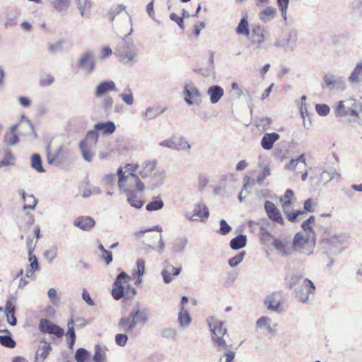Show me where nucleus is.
Segmentation results:
<instances>
[{
  "instance_id": "nucleus-1",
  "label": "nucleus",
  "mask_w": 362,
  "mask_h": 362,
  "mask_svg": "<svg viewBox=\"0 0 362 362\" xmlns=\"http://www.w3.org/2000/svg\"><path fill=\"white\" fill-rule=\"evenodd\" d=\"M139 49L132 40L123 38L115 50V54L124 64H132L136 62Z\"/></svg>"
},
{
  "instance_id": "nucleus-2",
  "label": "nucleus",
  "mask_w": 362,
  "mask_h": 362,
  "mask_svg": "<svg viewBox=\"0 0 362 362\" xmlns=\"http://www.w3.org/2000/svg\"><path fill=\"white\" fill-rule=\"evenodd\" d=\"M119 177L118 187L121 192L129 193L135 192V189L142 192L144 189V185L141 182L137 175L129 173L125 175L122 168L117 170Z\"/></svg>"
},
{
  "instance_id": "nucleus-3",
  "label": "nucleus",
  "mask_w": 362,
  "mask_h": 362,
  "mask_svg": "<svg viewBox=\"0 0 362 362\" xmlns=\"http://www.w3.org/2000/svg\"><path fill=\"white\" fill-rule=\"evenodd\" d=\"M315 242L316 236L313 234L297 233L293 238V249L305 255H310L313 252Z\"/></svg>"
},
{
  "instance_id": "nucleus-4",
  "label": "nucleus",
  "mask_w": 362,
  "mask_h": 362,
  "mask_svg": "<svg viewBox=\"0 0 362 362\" xmlns=\"http://www.w3.org/2000/svg\"><path fill=\"white\" fill-rule=\"evenodd\" d=\"M210 331L212 332L214 337L213 339L218 347V351H226L228 349V345L223 337L226 334V328L223 327V322L218 320L214 317H210L207 320Z\"/></svg>"
},
{
  "instance_id": "nucleus-5",
  "label": "nucleus",
  "mask_w": 362,
  "mask_h": 362,
  "mask_svg": "<svg viewBox=\"0 0 362 362\" xmlns=\"http://www.w3.org/2000/svg\"><path fill=\"white\" fill-rule=\"evenodd\" d=\"M293 196V192L288 189L286 191L284 195L280 198V202L282 203L284 213L286 214L287 219L291 223L299 222L298 217L303 215L304 211H289V207L291 204V199Z\"/></svg>"
},
{
  "instance_id": "nucleus-6",
  "label": "nucleus",
  "mask_w": 362,
  "mask_h": 362,
  "mask_svg": "<svg viewBox=\"0 0 362 362\" xmlns=\"http://www.w3.org/2000/svg\"><path fill=\"white\" fill-rule=\"evenodd\" d=\"M182 93L184 100L188 105H198L202 103L201 92L192 81L185 83Z\"/></svg>"
},
{
  "instance_id": "nucleus-7",
  "label": "nucleus",
  "mask_w": 362,
  "mask_h": 362,
  "mask_svg": "<svg viewBox=\"0 0 362 362\" xmlns=\"http://www.w3.org/2000/svg\"><path fill=\"white\" fill-rule=\"evenodd\" d=\"M19 126H25L28 128L35 135L34 127L29 120H26L24 122H21L20 124H13L10 127L9 131L6 132L4 136V143L6 146H16L19 142L18 136L16 134V131L18 129Z\"/></svg>"
},
{
  "instance_id": "nucleus-8",
  "label": "nucleus",
  "mask_w": 362,
  "mask_h": 362,
  "mask_svg": "<svg viewBox=\"0 0 362 362\" xmlns=\"http://www.w3.org/2000/svg\"><path fill=\"white\" fill-rule=\"evenodd\" d=\"M247 37L250 41L247 47L251 52H257L262 48L264 42V30L259 25L255 26L252 29L249 37Z\"/></svg>"
},
{
  "instance_id": "nucleus-9",
  "label": "nucleus",
  "mask_w": 362,
  "mask_h": 362,
  "mask_svg": "<svg viewBox=\"0 0 362 362\" xmlns=\"http://www.w3.org/2000/svg\"><path fill=\"white\" fill-rule=\"evenodd\" d=\"M357 105L354 99H349L345 101H339L335 108L336 115L337 117H346L348 115L357 117Z\"/></svg>"
},
{
  "instance_id": "nucleus-10",
  "label": "nucleus",
  "mask_w": 362,
  "mask_h": 362,
  "mask_svg": "<svg viewBox=\"0 0 362 362\" xmlns=\"http://www.w3.org/2000/svg\"><path fill=\"white\" fill-rule=\"evenodd\" d=\"M315 291V286L313 282L308 279H305L303 284L295 290L296 298L303 303L308 301L310 295L314 294Z\"/></svg>"
},
{
  "instance_id": "nucleus-11",
  "label": "nucleus",
  "mask_w": 362,
  "mask_h": 362,
  "mask_svg": "<svg viewBox=\"0 0 362 362\" xmlns=\"http://www.w3.org/2000/svg\"><path fill=\"white\" fill-rule=\"evenodd\" d=\"M77 66L86 74H91L95 68V55L93 51L83 52L77 62Z\"/></svg>"
},
{
  "instance_id": "nucleus-12",
  "label": "nucleus",
  "mask_w": 362,
  "mask_h": 362,
  "mask_svg": "<svg viewBox=\"0 0 362 362\" xmlns=\"http://www.w3.org/2000/svg\"><path fill=\"white\" fill-rule=\"evenodd\" d=\"M132 279L126 272H120L114 282L112 294L115 300H119L124 296V284Z\"/></svg>"
},
{
  "instance_id": "nucleus-13",
  "label": "nucleus",
  "mask_w": 362,
  "mask_h": 362,
  "mask_svg": "<svg viewBox=\"0 0 362 362\" xmlns=\"http://www.w3.org/2000/svg\"><path fill=\"white\" fill-rule=\"evenodd\" d=\"M115 83L112 80H107L100 82L95 88L93 95L97 98H101L108 93L118 92Z\"/></svg>"
},
{
  "instance_id": "nucleus-14",
  "label": "nucleus",
  "mask_w": 362,
  "mask_h": 362,
  "mask_svg": "<svg viewBox=\"0 0 362 362\" xmlns=\"http://www.w3.org/2000/svg\"><path fill=\"white\" fill-rule=\"evenodd\" d=\"M39 329L42 333L53 334L57 337H62L64 334V329L62 328L53 324L46 318L40 320Z\"/></svg>"
},
{
  "instance_id": "nucleus-15",
  "label": "nucleus",
  "mask_w": 362,
  "mask_h": 362,
  "mask_svg": "<svg viewBox=\"0 0 362 362\" xmlns=\"http://www.w3.org/2000/svg\"><path fill=\"white\" fill-rule=\"evenodd\" d=\"M264 210L270 220L281 225H284V220L282 214L273 202L266 201L264 203Z\"/></svg>"
},
{
  "instance_id": "nucleus-16",
  "label": "nucleus",
  "mask_w": 362,
  "mask_h": 362,
  "mask_svg": "<svg viewBox=\"0 0 362 362\" xmlns=\"http://www.w3.org/2000/svg\"><path fill=\"white\" fill-rule=\"evenodd\" d=\"M297 38V31L296 30H290L286 36L283 39H277L274 45L278 47H284L286 50H293L296 46Z\"/></svg>"
},
{
  "instance_id": "nucleus-17",
  "label": "nucleus",
  "mask_w": 362,
  "mask_h": 362,
  "mask_svg": "<svg viewBox=\"0 0 362 362\" xmlns=\"http://www.w3.org/2000/svg\"><path fill=\"white\" fill-rule=\"evenodd\" d=\"M209 212L207 206L199 204L194 208L192 213L187 212L185 217L190 221H197L198 218H200L202 221H204L209 217Z\"/></svg>"
},
{
  "instance_id": "nucleus-18",
  "label": "nucleus",
  "mask_w": 362,
  "mask_h": 362,
  "mask_svg": "<svg viewBox=\"0 0 362 362\" xmlns=\"http://www.w3.org/2000/svg\"><path fill=\"white\" fill-rule=\"evenodd\" d=\"M182 269L180 267H175L172 264L166 262L161 272V276L163 279L165 284L171 283L174 277L177 276L181 273Z\"/></svg>"
},
{
  "instance_id": "nucleus-19",
  "label": "nucleus",
  "mask_w": 362,
  "mask_h": 362,
  "mask_svg": "<svg viewBox=\"0 0 362 362\" xmlns=\"http://www.w3.org/2000/svg\"><path fill=\"white\" fill-rule=\"evenodd\" d=\"M117 327L120 332L132 334L134 333L136 327V325L129 315L128 317H121L117 323Z\"/></svg>"
},
{
  "instance_id": "nucleus-20",
  "label": "nucleus",
  "mask_w": 362,
  "mask_h": 362,
  "mask_svg": "<svg viewBox=\"0 0 362 362\" xmlns=\"http://www.w3.org/2000/svg\"><path fill=\"white\" fill-rule=\"evenodd\" d=\"M98 132H100L104 135H110L116 130V126L112 121L105 122H99L94 124L93 127Z\"/></svg>"
},
{
  "instance_id": "nucleus-21",
  "label": "nucleus",
  "mask_w": 362,
  "mask_h": 362,
  "mask_svg": "<svg viewBox=\"0 0 362 362\" xmlns=\"http://www.w3.org/2000/svg\"><path fill=\"white\" fill-rule=\"evenodd\" d=\"M95 224V221L90 216H81L77 218L74 223V226L84 231H89Z\"/></svg>"
},
{
  "instance_id": "nucleus-22",
  "label": "nucleus",
  "mask_w": 362,
  "mask_h": 362,
  "mask_svg": "<svg viewBox=\"0 0 362 362\" xmlns=\"http://www.w3.org/2000/svg\"><path fill=\"white\" fill-rule=\"evenodd\" d=\"M206 93L209 96L211 103L216 104L223 97L224 90L220 86L214 85L208 88Z\"/></svg>"
},
{
  "instance_id": "nucleus-23",
  "label": "nucleus",
  "mask_w": 362,
  "mask_h": 362,
  "mask_svg": "<svg viewBox=\"0 0 362 362\" xmlns=\"http://www.w3.org/2000/svg\"><path fill=\"white\" fill-rule=\"evenodd\" d=\"M264 305L268 310L277 312L281 305V301L277 293H272L268 295L264 300Z\"/></svg>"
},
{
  "instance_id": "nucleus-24",
  "label": "nucleus",
  "mask_w": 362,
  "mask_h": 362,
  "mask_svg": "<svg viewBox=\"0 0 362 362\" xmlns=\"http://www.w3.org/2000/svg\"><path fill=\"white\" fill-rule=\"evenodd\" d=\"M130 316L136 325L137 323H146L148 320V312L146 308H134Z\"/></svg>"
},
{
  "instance_id": "nucleus-25",
  "label": "nucleus",
  "mask_w": 362,
  "mask_h": 362,
  "mask_svg": "<svg viewBox=\"0 0 362 362\" xmlns=\"http://www.w3.org/2000/svg\"><path fill=\"white\" fill-rule=\"evenodd\" d=\"M165 111V108L160 107H148L146 109L145 112L142 114L143 120L148 122Z\"/></svg>"
},
{
  "instance_id": "nucleus-26",
  "label": "nucleus",
  "mask_w": 362,
  "mask_h": 362,
  "mask_svg": "<svg viewBox=\"0 0 362 362\" xmlns=\"http://www.w3.org/2000/svg\"><path fill=\"white\" fill-rule=\"evenodd\" d=\"M52 346L49 343L43 341V344L40 346L35 354V362H43L49 356Z\"/></svg>"
},
{
  "instance_id": "nucleus-27",
  "label": "nucleus",
  "mask_w": 362,
  "mask_h": 362,
  "mask_svg": "<svg viewBox=\"0 0 362 362\" xmlns=\"http://www.w3.org/2000/svg\"><path fill=\"white\" fill-rule=\"evenodd\" d=\"M279 134L276 132L266 133L261 141V145L265 150H270L276 141L279 139Z\"/></svg>"
},
{
  "instance_id": "nucleus-28",
  "label": "nucleus",
  "mask_w": 362,
  "mask_h": 362,
  "mask_svg": "<svg viewBox=\"0 0 362 362\" xmlns=\"http://www.w3.org/2000/svg\"><path fill=\"white\" fill-rule=\"evenodd\" d=\"M304 274L302 271L293 272L285 278L286 285L288 288H292L297 285L303 278Z\"/></svg>"
},
{
  "instance_id": "nucleus-29",
  "label": "nucleus",
  "mask_w": 362,
  "mask_h": 362,
  "mask_svg": "<svg viewBox=\"0 0 362 362\" xmlns=\"http://www.w3.org/2000/svg\"><path fill=\"white\" fill-rule=\"evenodd\" d=\"M323 82L324 85H322V87L328 88L329 90H333L335 86L341 83V82L344 83V81L337 79L334 76L329 73H327L324 76Z\"/></svg>"
},
{
  "instance_id": "nucleus-30",
  "label": "nucleus",
  "mask_w": 362,
  "mask_h": 362,
  "mask_svg": "<svg viewBox=\"0 0 362 362\" xmlns=\"http://www.w3.org/2000/svg\"><path fill=\"white\" fill-rule=\"evenodd\" d=\"M191 317L187 310L183 306L181 307L178 315V322L182 328L187 327L191 322Z\"/></svg>"
},
{
  "instance_id": "nucleus-31",
  "label": "nucleus",
  "mask_w": 362,
  "mask_h": 362,
  "mask_svg": "<svg viewBox=\"0 0 362 362\" xmlns=\"http://www.w3.org/2000/svg\"><path fill=\"white\" fill-rule=\"evenodd\" d=\"M276 13V9L275 8L267 7L259 13V18L262 21L267 23L274 18Z\"/></svg>"
},
{
  "instance_id": "nucleus-32",
  "label": "nucleus",
  "mask_w": 362,
  "mask_h": 362,
  "mask_svg": "<svg viewBox=\"0 0 362 362\" xmlns=\"http://www.w3.org/2000/svg\"><path fill=\"white\" fill-rule=\"evenodd\" d=\"M247 243V237L245 235H239L233 238L230 242V247L233 250H239L244 247Z\"/></svg>"
},
{
  "instance_id": "nucleus-33",
  "label": "nucleus",
  "mask_w": 362,
  "mask_h": 362,
  "mask_svg": "<svg viewBox=\"0 0 362 362\" xmlns=\"http://www.w3.org/2000/svg\"><path fill=\"white\" fill-rule=\"evenodd\" d=\"M362 76V62L357 63L354 71L349 77V81L353 83H360Z\"/></svg>"
},
{
  "instance_id": "nucleus-34",
  "label": "nucleus",
  "mask_w": 362,
  "mask_h": 362,
  "mask_svg": "<svg viewBox=\"0 0 362 362\" xmlns=\"http://www.w3.org/2000/svg\"><path fill=\"white\" fill-rule=\"evenodd\" d=\"M119 98L127 105L132 106L134 103V95L132 89L127 86L124 91L119 94Z\"/></svg>"
},
{
  "instance_id": "nucleus-35",
  "label": "nucleus",
  "mask_w": 362,
  "mask_h": 362,
  "mask_svg": "<svg viewBox=\"0 0 362 362\" xmlns=\"http://www.w3.org/2000/svg\"><path fill=\"white\" fill-rule=\"evenodd\" d=\"M236 33L238 35H243L246 37H249L251 33L249 30V24L247 21V17H243L236 28Z\"/></svg>"
},
{
  "instance_id": "nucleus-36",
  "label": "nucleus",
  "mask_w": 362,
  "mask_h": 362,
  "mask_svg": "<svg viewBox=\"0 0 362 362\" xmlns=\"http://www.w3.org/2000/svg\"><path fill=\"white\" fill-rule=\"evenodd\" d=\"M67 325H68V330L66 332V335L68 337V346H69V349H72L74 344L75 343V340H76V334H75V330H74V327L73 319H71L68 322Z\"/></svg>"
},
{
  "instance_id": "nucleus-37",
  "label": "nucleus",
  "mask_w": 362,
  "mask_h": 362,
  "mask_svg": "<svg viewBox=\"0 0 362 362\" xmlns=\"http://www.w3.org/2000/svg\"><path fill=\"white\" fill-rule=\"evenodd\" d=\"M94 362H105L106 361L105 349L96 344L94 347V355L93 357Z\"/></svg>"
},
{
  "instance_id": "nucleus-38",
  "label": "nucleus",
  "mask_w": 362,
  "mask_h": 362,
  "mask_svg": "<svg viewBox=\"0 0 362 362\" xmlns=\"http://www.w3.org/2000/svg\"><path fill=\"white\" fill-rule=\"evenodd\" d=\"M156 161L153 160H148L144 163V164L141 165V170L139 172L140 175L142 177H148L155 169L156 168Z\"/></svg>"
},
{
  "instance_id": "nucleus-39",
  "label": "nucleus",
  "mask_w": 362,
  "mask_h": 362,
  "mask_svg": "<svg viewBox=\"0 0 362 362\" xmlns=\"http://www.w3.org/2000/svg\"><path fill=\"white\" fill-rule=\"evenodd\" d=\"M271 322L272 320L269 317L263 316L257 320L256 325L258 328L265 327L269 333L274 334L275 329L271 327Z\"/></svg>"
},
{
  "instance_id": "nucleus-40",
  "label": "nucleus",
  "mask_w": 362,
  "mask_h": 362,
  "mask_svg": "<svg viewBox=\"0 0 362 362\" xmlns=\"http://www.w3.org/2000/svg\"><path fill=\"white\" fill-rule=\"evenodd\" d=\"M98 140V133L95 129H93V130L88 132L86 139L81 142H86V145H88V146H93L97 144Z\"/></svg>"
},
{
  "instance_id": "nucleus-41",
  "label": "nucleus",
  "mask_w": 362,
  "mask_h": 362,
  "mask_svg": "<svg viewBox=\"0 0 362 362\" xmlns=\"http://www.w3.org/2000/svg\"><path fill=\"white\" fill-rule=\"evenodd\" d=\"M126 194L127 195V202L132 206L136 209H140L142 207L144 202L137 197L135 192H131Z\"/></svg>"
},
{
  "instance_id": "nucleus-42",
  "label": "nucleus",
  "mask_w": 362,
  "mask_h": 362,
  "mask_svg": "<svg viewBox=\"0 0 362 362\" xmlns=\"http://www.w3.org/2000/svg\"><path fill=\"white\" fill-rule=\"evenodd\" d=\"M164 206V203L160 197H153L146 206L147 211H157L161 209Z\"/></svg>"
},
{
  "instance_id": "nucleus-43",
  "label": "nucleus",
  "mask_w": 362,
  "mask_h": 362,
  "mask_svg": "<svg viewBox=\"0 0 362 362\" xmlns=\"http://www.w3.org/2000/svg\"><path fill=\"white\" fill-rule=\"evenodd\" d=\"M188 240L186 237H182L180 238H177L173 245V250L175 253H179L185 250L187 244Z\"/></svg>"
},
{
  "instance_id": "nucleus-44",
  "label": "nucleus",
  "mask_w": 362,
  "mask_h": 362,
  "mask_svg": "<svg viewBox=\"0 0 362 362\" xmlns=\"http://www.w3.org/2000/svg\"><path fill=\"white\" fill-rule=\"evenodd\" d=\"M31 167L38 173H44V169L42 164V159L39 154L35 153L31 156Z\"/></svg>"
},
{
  "instance_id": "nucleus-45",
  "label": "nucleus",
  "mask_w": 362,
  "mask_h": 362,
  "mask_svg": "<svg viewBox=\"0 0 362 362\" xmlns=\"http://www.w3.org/2000/svg\"><path fill=\"white\" fill-rule=\"evenodd\" d=\"M15 164V158L11 151L6 148L4 151V158L0 161V168L2 166L13 165Z\"/></svg>"
},
{
  "instance_id": "nucleus-46",
  "label": "nucleus",
  "mask_w": 362,
  "mask_h": 362,
  "mask_svg": "<svg viewBox=\"0 0 362 362\" xmlns=\"http://www.w3.org/2000/svg\"><path fill=\"white\" fill-rule=\"evenodd\" d=\"M51 6L58 11H63L69 7L70 0H51Z\"/></svg>"
},
{
  "instance_id": "nucleus-47",
  "label": "nucleus",
  "mask_w": 362,
  "mask_h": 362,
  "mask_svg": "<svg viewBox=\"0 0 362 362\" xmlns=\"http://www.w3.org/2000/svg\"><path fill=\"white\" fill-rule=\"evenodd\" d=\"M88 146L86 142H80L79 148L82 154L83 159L88 162H90L93 158V153L90 152V148Z\"/></svg>"
},
{
  "instance_id": "nucleus-48",
  "label": "nucleus",
  "mask_w": 362,
  "mask_h": 362,
  "mask_svg": "<svg viewBox=\"0 0 362 362\" xmlns=\"http://www.w3.org/2000/svg\"><path fill=\"white\" fill-rule=\"evenodd\" d=\"M114 100L112 97L106 96L101 100V108L106 114H110L112 112Z\"/></svg>"
},
{
  "instance_id": "nucleus-49",
  "label": "nucleus",
  "mask_w": 362,
  "mask_h": 362,
  "mask_svg": "<svg viewBox=\"0 0 362 362\" xmlns=\"http://www.w3.org/2000/svg\"><path fill=\"white\" fill-rule=\"evenodd\" d=\"M37 270H40V265L38 262H34L33 263H30V264L27 265L25 269V277L35 280L36 279V276L35 275L34 272Z\"/></svg>"
},
{
  "instance_id": "nucleus-50",
  "label": "nucleus",
  "mask_w": 362,
  "mask_h": 362,
  "mask_svg": "<svg viewBox=\"0 0 362 362\" xmlns=\"http://www.w3.org/2000/svg\"><path fill=\"white\" fill-rule=\"evenodd\" d=\"M125 8L126 6L123 4H117L116 6H112L109 11V18L110 21L112 22L115 20V17L121 12L124 11Z\"/></svg>"
},
{
  "instance_id": "nucleus-51",
  "label": "nucleus",
  "mask_w": 362,
  "mask_h": 362,
  "mask_svg": "<svg viewBox=\"0 0 362 362\" xmlns=\"http://www.w3.org/2000/svg\"><path fill=\"white\" fill-rule=\"evenodd\" d=\"M346 239H347L346 235L339 234V235H333L332 237H331L329 239L328 243L330 245L337 247V246L344 243L346 240Z\"/></svg>"
},
{
  "instance_id": "nucleus-52",
  "label": "nucleus",
  "mask_w": 362,
  "mask_h": 362,
  "mask_svg": "<svg viewBox=\"0 0 362 362\" xmlns=\"http://www.w3.org/2000/svg\"><path fill=\"white\" fill-rule=\"evenodd\" d=\"M116 175L113 173L105 175L102 179V183L107 189L113 187L115 182Z\"/></svg>"
},
{
  "instance_id": "nucleus-53",
  "label": "nucleus",
  "mask_w": 362,
  "mask_h": 362,
  "mask_svg": "<svg viewBox=\"0 0 362 362\" xmlns=\"http://www.w3.org/2000/svg\"><path fill=\"white\" fill-rule=\"evenodd\" d=\"M176 151H189L191 148L190 144L184 137H180L175 142Z\"/></svg>"
},
{
  "instance_id": "nucleus-54",
  "label": "nucleus",
  "mask_w": 362,
  "mask_h": 362,
  "mask_svg": "<svg viewBox=\"0 0 362 362\" xmlns=\"http://www.w3.org/2000/svg\"><path fill=\"white\" fill-rule=\"evenodd\" d=\"M0 344L8 348H14L16 344L10 335H0Z\"/></svg>"
},
{
  "instance_id": "nucleus-55",
  "label": "nucleus",
  "mask_w": 362,
  "mask_h": 362,
  "mask_svg": "<svg viewBox=\"0 0 362 362\" xmlns=\"http://www.w3.org/2000/svg\"><path fill=\"white\" fill-rule=\"evenodd\" d=\"M177 332L175 328L165 327L161 331V336L165 339H170L175 340Z\"/></svg>"
},
{
  "instance_id": "nucleus-56",
  "label": "nucleus",
  "mask_w": 362,
  "mask_h": 362,
  "mask_svg": "<svg viewBox=\"0 0 362 362\" xmlns=\"http://www.w3.org/2000/svg\"><path fill=\"white\" fill-rule=\"evenodd\" d=\"M88 356L89 353L86 349L83 348H79L76 351L75 360L76 362H85Z\"/></svg>"
},
{
  "instance_id": "nucleus-57",
  "label": "nucleus",
  "mask_w": 362,
  "mask_h": 362,
  "mask_svg": "<svg viewBox=\"0 0 362 362\" xmlns=\"http://www.w3.org/2000/svg\"><path fill=\"white\" fill-rule=\"evenodd\" d=\"M245 256V252L242 251L233 257L228 259V264L231 267L238 266L244 259Z\"/></svg>"
},
{
  "instance_id": "nucleus-58",
  "label": "nucleus",
  "mask_w": 362,
  "mask_h": 362,
  "mask_svg": "<svg viewBox=\"0 0 362 362\" xmlns=\"http://www.w3.org/2000/svg\"><path fill=\"white\" fill-rule=\"evenodd\" d=\"M271 175L270 169L268 165H265L263 168L262 173H260L257 177V183L259 185H262L264 180L266 177H269Z\"/></svg>"
},
{
  "instance_id": "nucleus-59",
  "label": "nucleus",
  "mask_w": 362,
  "mask_h": 362,
  "mask_svg": "<svg viewBox=\"0 0 362 362\" xmlns=\"http://www.w3.org/2000/svg\"><path fill=\"white\" fill-rule=\"evenodd\" d=\"M25 202H28V204H25L23 206V209H31L33 210L35 209V206L37 202V199L35 198L33 194H29L26 197V200Z\"/></svg>"
},
{
  "instance_id": "nucleus-60",
  "label": "nucleus",
  "mask_w": 362,
  "mask_h": 362,
  "mask_svg": "<svg viewBox=\"0 0 362 362\" xmlns=\"http://www.w3.org/2000/svg\"><path fill=\"white\" fill-rule=\"evenodd\" d=\"M231 227L227 223L224 219L220 221V228L217 230V233L226 235L231 231Z\"/></svg>"
},
{
  "instance_id": "nucleus-61",
  "label": "nucleus",
  "mask_w": 362,
  "mask_h": 362,
  "mask_svg": "<svg viewBox=\"0 0 362 362\" xmlns=\"http://www.w3.org/2000/svg\"><path fill=\"white\" fill-rule=\"evenodd\" d=\"M273 246L279 252L281 253L282 256H287L288 252L286 250V246L284 242H282L281 240L276 239L273 242Z\"/></svg>"
},
{
  "instance_id": "nucleus-62",
  "label": "nucleus",
  "mask_w": 362,
  "mask_h": 362,
  "mask_svg": "<svg viewBox=\"0 0 362 362\" xmlns=\"http://www.w3.org/2000/svg\"><path fill=\"white\" fill-rule=\"evenodd\" d=\"M128 340V334L120 333L115 335V342L119 346H124Z\"/></svg>"
},
{
  "instance_id": "nucleus-63",
  "label": "nucleus",
  "mask_w": 362,
  "mask_h": 362,
  "mask_svg": "<svg viewBox=\"0 0 362 362\" xmlns=\"http://www.w3.org/2000/svg\"><path fill=\"white\" fill-rule=\"evenodd\" d=\"M315 110L318 115L321 116H326L329 113V107L325 104H317L315 106Z\"/></svg>"
},
{
  "instance_id": "nucleus-64",
  "label": "nucleus",
  "mask_w": 362,
  "mask_h": 362,
  "mask_svg": "<svg viewBox=\"0 0 362 362\" xmlns=\"http://www.w3.org/2000/svg\"><path fill=\"white\" fill-rule=\"evenodd\" d=\"M78 8L79 9L82 16H85V10L90 7V2L88 0H76Z\"/></svg>"
}]
</instances>
